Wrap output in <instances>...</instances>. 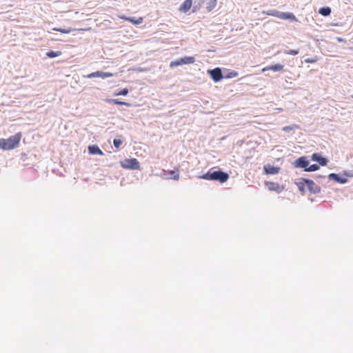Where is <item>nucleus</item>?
<instances>
[{
    "mask_svg": "<svg viewBox=\"0 0 353 353\" xmlns=\"http://www.w3.org/2000/svg\"><path fill=\"white\" fill-rule=\"evenodd\" d=\"M283 68H284L283 65L278 63V64H275V65L266 66L262 69V71L265 72V71H268V70H272L274 72H277V71L283 70Z\"/></svg>",
    "mask_w": 353,
    "mask_h": 353,
    "instance_id": "9b49d317",
    "label": "nucleus"
},
{
    "mask_svg": "<svg viewBox=\"0 0 353 353\" xmlns=\"http://www.w3.org/2000/svg\"><path fill=\"white\" fill-rule=\"evenodd\" d=\"M203 178L208 180H217L221 183H224L228 179L229 176L222 171H214L210 174H205Z\"/></svg>",
    "mask_w": 353,
    "mask_h": 353,
    "instance_id": "f03ea898",
    "label": "nucleus"
},
{
    "mask_svg": "<svg viewBox=\"0 0 353 353\" xmlns=\"http://www.w3.org/2000/svg\"><path fill=\"white\" fill-rule=\"evenodd\" d=\"M121 19H123L125 21H130V23L134 25H139L143 23V17H139L137 19H134L132 17H121Z\"/></svg>",
    "mask_w": 353,
    "mask_h": 353,
    "instance_id": "dca6fc26",
    "label": "nucleus"
},
{
    "mask_svg": "<svg viewBox=\"0 0 353 353\" xmlns=\"http://www.w3.org/2000/svg\"><path fill=\"white\" fill-rule=\"evenodd\" d=\"M208 72L210 74L212 79L215 81L218 82L223 79L221 70L219 68H216L213 70H210Z\"/></svg>",
    "mask_w": 353,
    "mask_h": 353,
    "instance_id": "20e7f679",
    "label": "nucleus"
},
{
    "mask_svg": "<svg viewBox=\"0 0 353 353\" xmlns=\"http://www.w3.org/2000/svg\"><path fill=\"white\" fill-rule=\"evenodd\" d=\"M264 170L266 174H277L279 172V168L274 167L271 165H268L264 167Z\"/></svg>",
    "mask_w": 353,
    "mask_h": 353,
    "instance_id": "4468645a",
    "label": "nucleus"
},
{
    "mask_svg": "<svg viewBox=\"0 0 353 353\" xmlns=\"http://www.w3.org/2000/svg\"><path fill=\"white\" fill-rule=\"evenodd\" d=\"M299 51L298 50H290L285 52V54L290 55H296L299 54Z\"/></svg>",
    "mask_w": 353,
    "mask_h": 353,
    "instance_id": "7c9ffc66",
    "label": "nucleus"
},
{
    "mask_svg": "<svg viewBox=\"0 0 353 353\" xmlns=\"http://www.w3.org/2000/svg\"><path fill=\"white\" fill-rule=\"evenodd\" d=\"M170 174H174L172 179H174V180H179V170L176 169V171L174 170H172L170 172Z\"/></svg>",
    "mask_w": 353,
    "mask_h": 353,
    "instance_id": "cd10ccee",
    "label": "nucleus"
},
{
    "mask_svg": "<svg viewBox=\"0 0 353 353\" xmlns=\"http://www.w3.org/2000/svg\"><path fill=\"white\" fill-rule=\"evenodd\" d=\"M192 4V0H185L184 2L180 6V11L183 12H188L190 9Z\"/></svg>",
    "mask_w": 353,
    "mask_h": 353,
    "instance_id": "f3484780",
    "label": "nucleus"
},
{
    "mask_svg": "<svg viewBox=\"0 0 353 353\" xmlns=\"http://www.w3.org/2000/svg\"><path fill=\"white\" fill-rule=\"evenodd\" d=\"M319 12L323 16H328L331 13V9L329 7L321 8L319 9Z\"/></svg>",
    "mask_w": 353,
    "mask_h": 353,
    "instance_id": "6ab92c4d",
    "label": "nucleus"
},
{
    "mask_svg": "<svg viewBox=\"0 0 353 353\" xmlns=\"http://www.w3.org/2000/svg\"><path fill=\"white\" fill-rule=\"evenodd\" d=\"M108 101L109 103H114V104H116V105H125V106H128V107H130L131 105L130 103H127V102H124V101H121L119 99H108Z\"/></svg>",
    "mask_w": 353,
    "mask_h": 353,
    "instance_id": "a211bd4d",
    "label": "nucleus"
},
{
    "mask_svg": "<svg viewBox=\"0 0 353 353\" xmlns=\"http://www.w3.org/2000/svg\"><path fill=\"white\" fill-rule=\"evenodd\" d=\"M307 179H300L298 182L296 183L299 190L302 194H304L306 189H307Z\"/></svg>",
    "mask_w": 353,
    "mask_h": 353,
    "instance_id": "9d476101",
    "label": "nucleus"
},
{
    "mask_svg": "<svg viewBox=\"0 0 353 353\" xmlns=\"http://www.w3.org/2000/svg\"><path fill=\"white\" fill-rule=\"evenodd\" d=\"M61 54V51L54 52V51L50 50L46 53V56L50 58L57 57L60 56Z\"/></svg>",
    "mask_w": 353,
    "mask_h": 353,
    "instance_id": "4be33fe9",
    "label": "nucleus"
},
{
    "mask_svg": "<svg viewBox=\"0 0 353 353\" xmlns=\"http://www.w3.org/2000/svg\"><path fill=\"white\" fill-rule=\"evenodd\" d=\"M329 177L331 179H332V178L336 179L338 177V176L336 174L332 173L329 175Z\"/></svg>",
    "mask_w": 353,
    "mask_h": 353,
    "instance_id": "473e14b6",
    "label": "nucleus"
},
{
    "mask_svg": "<svg viewBox=\"0 0 353 353\" xmlns=\"http://www.w3.org/2000/svg\"><path fill=\"white\" fill-rule=\"evenodd\" d=\"M352 98L353 99V95L352 96Z\"/></svg>",
    "mask_w": 353,
    "mask_h": 353,
    "instance_id": "72a5a7b5",
    "label": "nucleus"
},
{
    "mask_svg": "<svg viewBox=\"0 0 353 353\" xmlns=\"http://www.w3.org/2000/svg\"><path fill=\"white\" fill-rule=\"evenodd\" d=\"M295 167L297 168H305V171H306V168H307L309 165V161L306 159L305 157H301L298 158L294 162Z\"/></svg>",
    "mask_w": 353,
    "mask_h": 353,
    "instance_id": "6e6552de",
    "label": "nucleus"
},
{
    "mask_svg": "<svg viewBox=\"0 0 353 353\" xmlns=\"http://www.w3.org/2000/svg\"><path fill=\"white\" fill-rule=\"evenodd\" d=\"M121 166L123 168L132 169V170H139L140 164L137 159H125L121 163Z\"/></svg>",
    "mask_w": 353,
    "mask_h": 353,
    "instance_id": "7ed1b4c3",
    "label": "nucleus"
},
{
    "mask_svg": "<svg viewBox=\"0 0 353 353\" xmlns=\"http://www.w3.org/2000/svg\"><path fill=\"white\" fill-rule=\"evenodd\" d=\"M237 76H238V72H236V71H232V72H231L228 74V77H229V78H232V77H237Z\"/></svg>",
    "mask_w": 353,
    "mask_h": 353,
    "instance_id": "2f4dec72",
    "label": "nucleus"
},
{
    "mask_svg": "<svg viewBox=\"0 0 353 353\" xmlns=\"http://www.w3.org/2000/svg\"><path fill=\"white\" fill-rule=\"evenodd\" d=\"M265 183L270 191H274L277 193H280L284 190V187L280 185L277 183L267 181Z\"/></svg>",
    "mask_w": 353,
    "mask_h": 353,
    "instance_id": "39448f33",
    "label": "nucleus"
},
{
    "mask_svg": "<svg viewBox=\"0 0 353 353\" xmlns=\"http://www.w3.org/2000/svg\"><path fill=\"white\" fill-rule=\"evenodd\" d=\"M52 30L54 31L60 32L64 33V34L70 33L71 32V29H62V28H54Z\"/></svg>",
    "mask_w": 353,
    "mask_h": 353,
    "instance_id": "a878e982",
    "label": "nucleus"
},
{
    "mask_svg": "<svg viewBox=\"0 0 353 353\" xmlns=\"http://www.w3.org/2000/svg\"><path fill=\"white\" fill-rule=\"evenodd\" d=\"M307 190L313 194L319 193L321 188L313 181L307 179Z\"/></svg>",
    "mask_w": 353,
    "mask_h": 353,
    "instance_id": "1a4fd4ad",
    "label": "nucleus"
},
{
    "mask_svg": "<svg viewBox=\"0 0 353 353\" xmlns=\"http://www.w3.org/2000/svg\"><path fill=\"white\" fill-rule=\"evenodd\" d=\"M279 19H290L292 21H297L296 17L292 13H290V12H280Z\"/></svg>",
    "mask_w": 353,
    "mask_h": 353,
    "instance_id": "2eb2a0df",
    "label": "nucleus"
},
{
    "mask_svg": "<svg viewBox=\"0 0 353 353\" xmlns=\"http://www.w3.org/2000/svg\"><path fill=\"white\" fill-rule=\"evenodd\" d=\"M319 60V57L317 56H315L313 58H307L305 59V62L307 63H316Z\"/></svg>",
    "mask_w": 353,
    "mask_h": 353,
    "instance_id": "393cba45",
    "label": "nucleus"
},
{
    "mask_svg": "<svg viewBox=\"0 0 353 353\" xmlns=\"http://www.w3.org/2000/svg\"><path fill=\"white\" fill-rule=\"evenodd\" d=\"M181 59L183 64H191L195 61V59L193 57H185Z\"/></svg>",
    "mask_w": 353,
    "mask_h": 353,
    "instance_id": "412c9836",
    "label": "nucleus"
},
{
    "mask_svg": "<svg viewBox=\"0 0 353 353\" xmlns=\"http://www.w3.org/2000/svg\"><path fill=\"white\" fill-rule=\"evenodd\" d=\"M22 133L17 132L8 139H0V148L3 150H11L19 146Z\"/></svg>",
    "mask_w": 353,
    "mask_h": 353,
    "instance_id": "f257e3e1",
    "label": "nucleus"
},
{
    "mask_svg": "<svg viewBox=\"0 0 353 353\" xmlns=\"http://www.w3.org/2000/svg\"><path fill=\"white\" fill-rule=\"evenodd\" d=\"M122 143H123V141L119 139H114L113 140V144H114V147L117 148H119V147L121 146Z\"/></svg>",
    "mask_w": 353,
    "mask_h": 353,
    "instance_id": "c85d7f7f",
    "label": "nucleus"
},
{
    "mask_svg": "<svg viewBox=\"0 0 353 353\" xmlns=\"http://www.w3.org/2000/svg\"><path fill=\"white\" fill-rule=\"evenodd\" d=\"M113 74L111 72H104L101 71H97L94 72H92L87 75L88 78H94V77H101L103 79L108 78V77H113Z\"/></svg>",
    "mask_w": 353,
    "mask_h": 353,
    "instance_id": "423d86ee",
    "label": "nucleus"
},
{
    "mask_svg": "<svg viewBox=\"0 0 353 353\" xmlns=\"http://www.w3.org/2000/svg\"><path fill=\"white\" fill-rule=\"evenodd\" d=\"M88 151L91 154H99L101 156L103 155L102 150L96 145H89Z\"/></svg>",
    "mask_w": 353,
    "mask_h": 353,
    "instance_id": "ddd939ff",
    "label": "nucleus"
},
{
    "mask_svg": "<svg viewBox=\"0 0 353 353\" xmlns=\"http://www.w3.org/2000/svg\"><path fill=\"white\" fill-rule=\"evenodd\" d=\"M128 88H123V90H120L117 93H116L114 95L119 96V95H127L128 93Z\"/></svg>",
    "mask_w": 353,
    "mask_h": 353,
    "instance_id": "c756f323",
    "label": "nucleus"
},
{
    "mask_svg": "<svg viewBox=\"0 0 353 353\" xmlns=\"http://www.w3.org/2000/svg\"><path fill=\"white\" fill-rule=\"evenodd\" d=\"M312 159L314 161H317L321 165H325L327 163V160L325 158L321 157L318 153H314L312 155Z\"/></svg>",
    "mask_w": 353,
    "mask_h": 353,
    "instance_id": "f8f14e48",
    "label": "nucleus"
},
{
    "mask_svg": "<svg viewBox=\"0 0 353 353\" xmlns=\"http://www.w3.org/2000/svg\"><path fill=\"white\" fill-rule=\"evenodd\" d=\"M182 64H183V61H182V59L181 58V59H179L177 60L171 61L170 63V68H174V67L182 65Z\"/></svg>",
    "mask_w": 353,
    "mask_h": 353,
    "instance_id": "5701e85b",
    "label": "nucleus"
},
{
    "mask_svg": "<svg viewBox=\"0 0 353 353\" xmlns=\"http://www.w3.org/2000/svg\"><path fill=\"white\" fill-rule=\"evenodd\" d=\"M201 3L205 6L208 12H211L216 6L217 0H201Z\"/></svg>",
    "mask_w": 353,
    "mask_h": 353,
    "instance_id": "0eeeda50",
    "label": "nucleus"
},
{
    "mask_svg": "<svg viewBox=\"0 0 353 353\" xmlns=\"http://www.w3.org/2000/svg\"><path fill=\"white\" fill-rule=\"evenodd\" d=\"M319 166L316 164H312L311 165H308L307 168H306V172H313L319 170Z\"/></svg>",
    "mask_w": 353,
    "mask_h": 353,
    "instance_id": "b1692460",
    "label": "nucleus"
},
{
    "mask_svg": "<svg viewBox=\"0 0 353 353\" xmlns=\"http://www.w3.org/2000/svg\"><path fill=\"white\" fill-rule=\"evenodd\" d=\"M279 14H280V12H279V11H277L276 10H270L268 12V15L273 16V17H277V18L279 17Z\"/></svg>",
    "mask_w": 353,
    "mask_h": 353,
    "instance_id": "bb28decb",
    "label": "nucleus"
},
{
    "mask_svg": "<svg viewBox=\"0 0 353 353\" xmlns=\"http://www.w3.org/2000/svg\"><path fill=\"white\" fill-rule=\"evenodd\" d=\"M299 128L298 125L294 124L292 125H288L283 128V131L285 132H290L292 130H297Z\"/></svg>",
    "mask_w": 353,
    "mask_h": 353,
    "instance_id": "aec40b11",
    "label": "nucleus"
}]
</instances>
